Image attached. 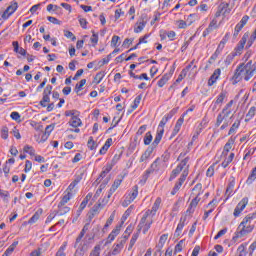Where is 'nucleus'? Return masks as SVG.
Returning <instances> with one entry per match:
<instances>
[{
  "instance_id": "f257e3e1",
  "label": "nucleus",
  "mask_w": 256,
  "mask_h": 256,
  "mask_svg": "<svg viewBox=\"0 0 256 256\" xmlns=\"http://www.w3.org/2000/svg\"><path fill=\"white\" fill-rule=\"evenodd\" d=\"M253 219H256V214H249L243 219L235 232L233 241H237L238 239H241V237H245L246 235H249V233H252L254 227L249 223H251Z\"/></svg>"
},
{
  "instance_id": "f03ea898",
  "label": "nucleus",
  "mask_w": 256,
  "mask_h": 256,
  "mask_svg": "<svg viewBox=\"0 0 256 256\" xmlns=\"http://www.w3.org/2000/svg\"><path fill=\"white\" fill-rule=\"evenodd\" d=\"M87 231H89L88 224L84 225L80 234L76 238V242L74 245V247L76 249L75 254H74L75 256H83V255H85V253H87V251H89V241H87L86 239H83V237H85V234L87 233Z\"/></svg>"
},
{
  "instance_id": "7ed1b4c3",
  "label": "nucleus",
  "mask_w": 256,
  "mask_h": 256,
  "mask_svg": "<svg viewBox=\"0 0 256 256\" xmlns=\"http://www.w3.org/2000/svg\"><path fill=\"white\" fill-rule=\"evenodd\" d=\"M242 67V79L249 81L253 75H255L256 66L253 65V61H249L246 64H240Z\"/></svg>"
},
{
  "instance_id": "20e7f679",
  "label": "nucleus",
  "mask_w": 256,
  "mask_h": 256,
  "mask_svg": "<svg viewBox=\"0 0 256 256\" xmlns=\"http://www.w3.org/2000/svg\"><path fill=\"white\" fill-rule=\"evenodd\" d=\"M233 100H231L229 103L225 105V107L222 109V111L218 114L216 119V127H220L221 123L231 115V107H233Z\"/></svg>"
},
{
  "instance_id": "39448f33",
  "label": "nucleus",
  "mask_w": 256,
  "mask_h": 256,
  "mask_svg": "<svg viewBox=\"0 0 256 256\" xmlns=\"http://www.w3.org/2000/svg\"><path fill=\"white\" fill-rule=\"evenodd\" d=\"M233 100H231L229 103L225 105V107L222 109V111L218 114L216 119V127H220L221 123L231 115V107H233Z\"/></svg>"
},
{
  "instance_id": "423d86ee",
  "label": "nucleus",
  "mask_w": 256,
  "mask_h": 256,
  "mask_svg": "<svg viewBox=\"0 0 256 256\" xmlns=\"http://www.w3.org/2000/svg\"><path fill=\"white\" fill-rule=\"evenodd\" d=\"M233 100H231L229 103L225 105V107L222 109V111L218 114L216 119V127H220L221 123L231 115V107H233Z\"/></svg>"
},
{
  "instance_id": "0eeeda50",
  "label": "nucleus",
  "mask_w": 256,
  "mask_h": 256,
  "mask_svg": "<svg viewBox=\"0 0 256 256\" xmlns=\"http://www.w3.org/2000/svg\"><path fill=\"white\" fill-rule=\"evenodd\" d=\"M149 215H151V212H145L143 217L141 218L137 228L138 233H141V230L143 229V233H147L149 229H151V225H153V220H148Z\"/></svg>"
},
{
  "instance_id": "6e6552de",
  "label": "nucleus",
  "mask_w": 256,
  "mask_h": 256,
  "mask_svg": "<svg viewBox=\"0 0 256 256\" xmlns=\"http://www.w3.org/2000/svg\"><path fill=\"white\" fill-rule=\"evenodd\" d=\"M231 0H222V2L218 6V10L215 13V17H219L223 15L225 17L226 15H229L231 13Z\"/></svg>"
},
{
  "instance_id": "1a4fd4ad",
  "label": "nucleus",
  "mask_w": 256,
  "mask_h": 256,
  "mask_svg": "<svg viewBox=\"0 0 256 256\" xmlns=\"http://www.w3.org/2000/svg\"><path fill=\"white\" fill-rule=\"evenodd\" d=\"M188 163H189V157L184 158L180 162V164L174 170H172L169 181H173V179H175L177 177V175H179L181 173V171H183V169L185 170L187 167L189 169Z\"/></svg>"
},
{
  "instance_id": "9d476101",
  "label": "nucleus",
  "mask_w": 256,
  "mask_h": 256,
  "mask_svg": "<svg viewBox=\"0 0 256 256\" xmlns=\"http://www.w3.org/2000/svg\"><path fill=\"white\" fill-rule=\"evenodd\" d=\"M137 195H139V186L135 185L132 188V192H130L122 202V207H129V205L137 199Z\"/></svg>"
},
{
  "instance_id": "9b49d317",
  "label": "nucleus",
  "mask_w": 256,
  "mask_h": 256,
  "mask_svg": "<svg viewBox=\"0 0 256 256\" xmlns=\"http://www.w3.org/2000/svg\"><path fill=\"white\" fill-rule=\"evenodd\" d=\"M189 175V166H187L186 169L183 170L178 182L175 184L173 190L171 191V195H176L177 191L181 189L183 183H185V180L187 179V176Z\"/></svg>"
},
{
  "instance_id": "f8f14e48",
  "label": "nucleus",
  "mask_w": 256,
  "mask_h": 256,
  "mask_svg": "<svg viewBox=\"0 0 256 256\" xmlns=\"http://www.w3.org/2000/svg\"><path fill=\"white\" fill-rule=\"evenodd\" d=\"M247 39H249V33H245L243 35V37L235 47L234 51L232 52L236 57L243 53V50L245 49V44L247 43Z\"/></svg>"
},
{
  "instance_id": "ddd939ff",
  "label": "nucleus",
  "mask_w": 256,
  "mask_h": 256,
  "mask_svg": "<svg viewBox=\"0 0 256 256\" xmlns=\"http://www.w3.org/2000/svg\"><path fill=\"white\" fill-rule=\"evenodd\" d=\"M249 203V198L245 197L243 198L238 205L236 206L235 210H234V217H239V215H241V212L243 211V209H245V207H247V204Z\"/></svg>"
},
{
  "instance_id": "4468645a",
  "label": "nucleus",
  "mask_w": 256,
  "mask_h": 256,
  "mask_svg": "<svg viewBox=\"0 0 256 256\" xmlns=\"http://www.w3.org/2000/svg\"><path fill=\"white\" fill-rule=\"evenodd\" d=\"M219 77H221V68H217L216 70H214L213 74L208 80V86L213 87V85L217 83V79H219Z\"/></svg>"
},
{
  "instance_id": "2eb2a0df",
  "label": "nucleus",
  "mask_w": 256,
  "mask_h": 256,
  "mask_svg": "<svg viewBox=\"0 0 256 256\" xmlns=\"http://www.w3.org/2000/svg\"><path fill=\"white\" fill-rule=\"evenodd\" d=\"M161 207V197L156 198L152 209L151 210H147L146 213L150 212V215H152L154 217V215L157 213V211H159V208Z\"/></svg>"
},
{
  "instance_id": "dca6fc26",
  "label": "nucleus",
  "mask_w": 256,
  "mask_h": 256,
  "mask_svg": "<svg viewBox=\"0 0 256 256\" xmlns=\"http://www.w3.org/2000/svg\"><path fill=\"white\" fill-rule=\"evenodd\" d=\"M227 97V92L222 91L218 96L216 101L214 102L213 111L217 109V105H223V101H225V98Z\"/></svg>"
},
{
  "instance_id": "f3484780",
  "label": "nucleus",
  "mask_w": 256,
  "mask_h": 256,
  "mask_svg": "<svg viewBox=\"0 0 256 256\" xmlns=\"http://www.w3.org/2000/svg\"><path fill=\"white\" fill-rule=\"evenodd\" d=\"M234 83H239L243 79V72H242V67L239 65L237 69L235 70V73L232 77Z\"/></svg>"
},
{
  "instance_id": "a211bd4d",
  "label": "nucleus",
  "mask_w": 256,
  "mask_h": 256,
  "mask_svg": "<svg viewBox=\"0 0 256 256\" xmlns=\"http://www.w3.org/2000/svg\"><path fill=\"white\" fill-rule=\"evenodd\" d=\"M154 151V147L153 146H149L146 151L142 154V156L140 157V163H143L145 161H147V159H149L152 155Z\"/></svg>"
},
{
  "instance_id": "6ab92c4d",
  "label": "nucleus",
  "mask_w": 256,
  "mask_h": 256,
  "mask_svg": "<svg viewBox=\"0 0 256 256\" xmlns=\"http://www.w3.org/2000/svg\"><path fill=\"white\" fill-rule=\"evenodd\" d=\"M165 133V130H157V134L155 136V139L150 147H157L159 143H161V139H163V134Z\"/></svg>"
},
{
  "instance_id": "aec40b11",
  "label": "nucleus",
  "mask_w": 256,
  "mask_h": 256,
  "mask_svg": "<svg viewBox=\"0 0 256 256\" xmlns=\"http://www.w3.org/2000/svg\"><path fill=\"white\" fill-rule=\"evenodd\" d=\"M71 211V208L65 206V204H58V211L56 212L57 215L62 217L63 215H67Z\"/></svg>"
},
{
  "instance_id": "412c9836",
  "label": "nucleus",
  "mask_w": 256,
  "mask_h": 256,
  "mask_svg": "<svg viewBox=\"0 0 256 256\" xmlns=\"http://www.w3.org/2000/svg\"><path fill=\"white\" fill-rule=\"evenodd\" d=\"M185 221H187V217H181L180 222L175 231V236L179 237L181 235V231H183V227H185Z\"/></svg>"
},
{
  "instance_id": "4be33fe9",
  "label": "nucleus",
  "mask_w": 256,
  "mask_h": 256,
  "mask_svg": "<svg viewBox=\"0 0 256 256\" xmlns=\"http://www.w3.org/2000/svg\"><path fill=\"white\" fill-rule=\"evenodd\" d=\"M121 183H123V178L116 179L114 181V183L112 184V186L109 190V197H111V195H113L115 193V191H117V189H119V186L121 185Z\"/></svg>"
},
{
  "instance_id": "5701e85b",
  "label": "nucleus",
  "mask_w": 256,
  "mask_h": 256,
  "mask_svg": "<svg viewBox=\"0 0 256 256\" xmlns=\"http://www.w3.org/2000/svg\"><path fill=\"white\" fill-rule=\"evenodd\" d=\"M69 125L77 129V127H81V125H83V122L81 121V118L73 116L69 121Z\"/></svg>"
},
{
  "instance_id": "b1692460",
  "label": "nucleus",
  "mask_w": 256,
  "mask_h": 256,
  "mask_svg": "<svg viewBox=\"0 0 256 256\" xmlns=\"http://www.w3.org/2000/svg\"><path fill=\"white\" fill-rule=\"evenodd\" d=\"M112 144H113V138H108L105 144L103 145V147L99 151L100 155H105V153L109 151V147H111Z\"/></svg>"
},
{
  "instance_id": "393cba45",
  "label": "nucleus",
  "mask_w": 256,
  "mask_h": 256,
  "mask_svg": "<svg viewBox=\"0 0 256 256\" xmlns=\"http://www.w3.org/2000/svg\"><path fill=\"white\" fill-rule=\"evenodd\" d=\"M183 121H184V118L183 116L180 117L177 122H176V125L173 129V132H172V136L175 137V135H177V133H179V131H181V127L183 126Z\"/></svg>"
},
{
  "instance_id": "a878e982",
  "label": "nucleus",
  "mask_w": 256,
  "mask_h": 256,
  "mask_svg": "<svg viewBox=\"0 0 256 256\" xmlns=\"http://www.w3.org/2000/svg\"><path fill=\"white\" fill-rule=\"evenodd\" d=\"M157 163H159V159H156L152 164H151V169L152 170H147L143 176L144 181H147V179H149V175H151V173H153V171H155V169H157Z\"/></svg>"
},
{
  "instance_id": "bb28decb",
  "label": "nucleus",
  "mask_w": 256,
  "mask_h": 256,
  "mask_svg": "<svg viewBox=\"0 0 256 256\" xmlns=\"http://www.w3.org/2000/svg\"><path fill=\"white\" fill-rule=\"evenodd\" d=\"M235 143V139L230 138L228 142L225 144L222 155H228L229 151H231V148L233 147V144Z\"/></svg>"
},
{
  "instance_id": "cd10ccee",
  "label": "nucleus",
  "mask_w": 256,
  "mask_h": 256,
  "mask_svg": "<svg viewBox=\"0 0 256 256\" xmlns=\"http://www.w3.org/2000/svg\"><path fill=\"white\" fill-rule=\"evenodd\" d=\"M169 119H171V116L165 115V116L162 118V120L160 121L157 130H158V131H165V125H167V122L169 121Z\"/></svg>"
},
{
  "instance_id": "c85d7f7f",
  "label": "nucleus",
  "mask_w": 256,
  "mask_h": 256,
  "mask_svg": "<svg viewBox=\"0 0 256 256\" xmlns=\"http://www.w3.org/2000/svg\"><path fill=\"white\" fill-rule=\"evenodd\" d=\"M240 125H241V121L240 120H236L232 124V126H231V128H230V130L228 132V135H233L234 133H237V129H239Z\"/></svg>"
},
{
  "instance_id": "c756f323",
  "label": "nucleus",
  "mask_w": 256,
  "mask_h": 256,
  "mask_svg": "<svg viewBox=\"0 0 256 256\" xmlns=\"http://www.w3.org/2000/svg\"><path fill=\"white\" fill-rule=\"evenodd\" d=\"M171 79V74H164L161 79L158 81V87H163L167 84V81Z\"/></svg>"
},
{
  "instance_id": "7c9ffc66",
  "label": "nucleus",
  "mask_w": 256,
  "mask_h": 256,
  "mask_svg": "<svg viewBox=\"0 0 256 256\" xmlns=\"http://www.w3.org/2000/svg\"><path fill=\"white\" fill-rule=\"evenodd\" d=\"M202 189H203V185L201 183L196 184L192 189V195L199 197V195H201L202 193Z\"/></svg>"
},
{
  "instance_id": "2f4dec72",
  "label": "nucleus",
  "mask_w": 256,
  "mask_h": 256,
  "mask_svg": "<svg viewBox=\"0 0 256 256\" xmlns=\"http://www.w3.org/2000/svg\"><path fill=\"white\" fill-rule=\"evenodd\" d=\"M234 188H235V177H231L229 179V184L227 186L226 193H228V195H231V193H233Z\"/></svg>"
},
{
  "instance_id": "473e14b6",
  "label": "nucleus",
  "mask_w": 256,
  "mask_h": 256,
  "mask_svg": "<svg viewBox=\"0 0 256 256\" xmlns=\"http://www.w3.org/2000/svg\"><path fill=\"white\" fill-rule=\"evenodd\" d=\"M227 41H229V33L225 34V36L220 41L217 49H219V51H223V49H225V44L227 43Z\"/></svg>"
},
{
  "instance_id": "72a5a7b5",
  "label": "nucleus",
  "mask_w": 256,
  "mask_h": 256,
  "mask_svg": "<svg viewBox=\"0 0 256 256\" xmlns=\"http://www.w3.org/2000/svg\"><path fill=\"white\" fill-rule=\"evenodd\" d=\"M131 211H133V206H130L125 213L123 214L122 218H121V222L120 225H125V221H127L129 215H131Z\"/></svg>"
},
{
  "instance_id": "f704fd0d",
  "label": "nucleus",
  "mask_w": 256,
  "mask_h": 256,
  "mask_svg": "<svg viewBox=\"0 0 256 256\" xmlns=\"http://www.w3.org/2000/svg\"><path fill=\"white\" fill-rule=\"evenodd\" d=\"M146 22L141 20L140 22L136 23V26L134 27V33H141L143 29H145Z\"/></svg>"
},
{
  "instance_id": "c9c22d12",
  "label": "nucleus",
  "mask_w": 256,
  "mask_h": 256,
  "mask_svg": "<svg viewBox=\"0 0 256 256\" xmlns=\"http://www.w3.org/2000/svg\"><path fill=\"white\" fill-rule=\"evenodd\" d=\"M65 195L63 196L62 200L59 202V205H65L71 201V197H73V193L64 192Z\"/></svg>"
},
{
  "instance_id": "e433bc0d",
  "label": "nucleus",
  "mask_w": 256,
  "mask_h": 256,
  "mask_svg": "<svg viewBox=\"0 0 256 256\" xmlns=\"http://www.w3.org/2000/svg\"><path fill=\"white\" fill-rule=\"evenodd\" d=\"M87 147L90 151H95V149H97V142L93 140V136L89 137Z\"/></svg>"
},
{
  "instance_id": "4c0bfd02",
  "label": "nucleus",
  "mask_w": 256,
  "mask_h": 256,
  "mask_svg": "<svg viewBox=\"0 0 256 256\" xmlns=\"http://www.w3.org/2000/svg\"><path fill=\"white\" fill-rule=\"evenodd\" d=\"M239 255L238 256H247V243L241 244L237 249Z\"/></svg>"
},
{
  "instance_id": "58836bf2",
  "label": "nucleus",
  "mask_w": 256,
  "mask_h": 256,
  "mask_svg": "<svg viewBox=\"0 0 256 256\" xmlns=\"http://www.w3.org/2000/svg\"><path fill=\"white\" fill-rule=\"evenodd\" d=\"M87 83V79H82L79 84H76L75 86V92L79 95V91H83V87H85V84Z\"/></svg>"
},
{
  "instance_id": "ea45409f",
  "label": "nucleus",
  "mask_w": 256,
  "mask_h": 256,
  "mask_svg": "<svg viewBox=\"0 0 256 256\" xmlns=\"http://www.w3.org/2000/svg\"><path fill=\"white\" fill-rule=\"evenodd\" d=\"M19 5L17 2L12 3L10 6L6 8V10L9 12V15H13L18 9Z\"/></svg>"
},
{
  "instance_id": "a19ab883",
  "label": "nucleus",
  "mask_w": 256,
  "mask_h": 256,
  "mask_svg": "<svg viewBox=\"0 0 256 256\" xmlns=\"http://www.w3.org/2000/svg\"><path fill=\"white\" fill-rule=\"evenodd\" d=\"M219 55H221V50L216 49V51L210 57L208 63H210V65H213V62L217 61V57H219Z\"/></svg>"
},
{
  "instance_id": "79ce46f5",
  "label": "nucleus",
  "mask_w": 256,
  "mask_h": 256,
  "mask_svg": "<svg viewBox=\"0 0 256 256\" xmlns=\"http://www.w3.org/2000/svg\"><path fill=\"white\" fill-rule=\"evenodd\" d=\"M130 77H133V79H145L146 81H149V77L146 73L141 74L140 76L135 75L133 71H130Z\"/></svg>"
},
{
  "instance_id": "37998d69",
  "label": "nucleus",
  "mask_w": 256,
  "mask_h": 256,
  "mask_svg": "<svg viewBox=\"0 0 256 256\" xmlns=\"http://www.w3.org/2000/svg\"><path fill=\"white\" fill-rule=\"evenodd\" d=\"M39 217H41V213L35 212V214L29 219L28 223L33 225V223H37L39 221Z\"/></svg>"
},
{
  "instance_id": "c03bdc74",
  "label": "nucleus",
  "mask_w": 256,
  "mask_h": 256,
  "mask_svg": "<svg viewBox=\"0 0 256 256\" xmlns=\"http://www.w3.org/2000/svg\"><path fill=\"white\" fill-rule=\"evenodd\" d=\"M152 141H153V135H151V132H147L144 137V145H151Z\"/></svg>"
},
{
  "instance_id": "a18cd8bd",
  "label": "nucleus",
  "mask_w": 256,
  "mask_h": 256,
  "mask_svg": "<svg viewBox=\"0 0 256 256\" xmlns=\"http://www.w3.org/2000/svg\"><path fill=\"white\" fill-rule=\"evenodd\" d=\"M50 101H51V98L49 97V95L43 94V98L40 101L41 107H47V103H49Z\"/></svg>"
},
{
  "instance_id": "49530a36",
  "label": "nucleus",
  "mask_w": 256,
  "mask_h": 256,
  "mask_svg": "<svg viewBox=\"0 0 256 256\" xmlns=\"http://www.w3.org/2000/svg\"><path fill=\"white\" fill-rule=\"evenodd\" d=\"M103 77H105V72H98L96 74V76L94 77V81L97 83V85H99V83H101V81H103Z\"/></svg>"
},
{
  "instance_id": "de8ad7c7",
  "label": "nucleus",
  "mask_w": 256,
  "mask_h": 256,
  "mask_svg": "<svg viewBox=\"0 0 256 256\" xmlns=\"http://www.w3.org/2000/svg\"><path fill=\"white\" fill-rule=\"evenodd\" d=\"M1 137L2 139H9V128L7 126L2 127L1 129Z\"/></svg>"
},
{
  "instance_id": "09e8293b",
  "label": "nucleus",
  "mask_w": 256,
  "mask_h": 256,
  "mask_svg": "<svg viewBox=\"0 0 256 256\" xmlns=\"http://www.w3.org/2000/svg\"><path fill=\"white\" fill-rule=\"evenodd\" d=\"M101 255V246L100 245H96L94 247V249L91 251L89 256H99Z\"/></svg>"
},
{
  "instance_id": "8fccbe9b",
  "label": "nucleus",
  "mask_w": 256,
  "mask_h": 256,
  "mask_svg": "<svg viewBox=\"0 0 256 256\" xmlns=\"http://www.w3.org/2000/svg\"><path fill=\"white\" fill-rule=\"evenodd\" d=\"M235 57H236V56H235L233 53L229 54V55L226 57V59H225V61H224L226 67H229V65H230L231 63H233V60L235 59Z\"/></svg>"
},
{
  "instance_id": "3c124183",
  "label": "nucleus",
  "mask_w": 256,
  "mask_h": 256,
  "mask_svg": "<svg viewBox=\"0 0 256 256\" xmlns=\"http://www.w3.org/2000/svg\"><path fill=\"white\" fill-rule=\"evenodd\" d=\"M0 197L3 198L4 203H9V192L0 190Z\"/></svg>"
},
{
  "instance_id": "603ef678",
  "label": "nucleus",
  "mask_w": 256,
  "mask_h": 256,
  "mask_svg": "<svg viewBox=\"0 0 256 256\" xmlns=\"http://www.w3.org/2000/svg\"><path fill=\"white\" fill-rule=\"evenodd\" d=\"M121 249H123L122 244L117 243L112 250V255H119Z\"/></svg>"
},
{
  "instance_id": "864d4df0",
  "label": "nucleus",
  "mask_w": 256,
  "mask_h": 256,
  "mask_svg": "<svg viewBox=\"0 0 256 256\" xmlns=\"http://www.w3.org/2000/svg\"><path fill=\"white\" fill-rule=\"evenodd\" d=\"M255 113H256V108L255 106H253L249 109L248 113L246 114L247 119H253V117H255Z\"/></svg>"
},
{
  "instance_id": "5fc2aeb1",
  "label": "nucleus",
  "mask_w": 256,
  "mask_h": 256,
  "mask_svg": "<svg viewBox=\"0 0 256 256\" xmlns=\"http://www.w3.org/2000/svg\"><path fill=\"white\" fill-rule=\"evenodd\" d=\"M147 39H149V34H145L144 37H141L139 39V42L136 44V46L134 47V49H137V47H139V45L143 44V43H147Z\"/></svg>"
},
{
  "instance_id": "6e6d98bb",
  "label": "nucleus",
  "mask_w": 256,
  "mask_h": 256,
  "mask_svg": "<svg viewBox=\"0 0 256 256\" xmlns=\"http://www.w3.org/2000/svg\"><path fill=\"white\" fill-rule=\"evenodd\" d=\"M213 175H215V164L211 165L206 171L207 177H213Z\"/></svg>"
},
{
  "instance_id": "4d7b16f0",
  "label": "nucleus",
  "mask_w": 256,
  "mask_h": 256,
  "mask_svg": "<svg viewBox=\"0 0 256 256\" xmlns=\"http://www.w3.org/2000/svg\"><path fill=\"white\" fill-rule=\"evenodd\" d=\"M121 227H123V225L118 224L114 230H112V232L110 234H112L114 237H117V235H119V233H121Z\"/></svg>"
},
{
  "instance_id": "13d9d810",
  "label": "nucleus",
  "mask_w": 256,
  "mask_h": 256,
  "mask_svg": "<svg viewBox=\"0 0 256 256\" xmlns=\"http://www.w3.org/2000/svg\"><path fill=\"white\" fill-rule=\"evenodd\" d=\"M141 95H138L135 100H134V104L132 105V109L135 110L139 107V103H141Z\"/></svg>"
},
{
  "instance_id": "bf43d9fd",
  "label": "nucleus",
  "mask_w": 256,
  "mask_h": 256,
  "mask_svg": "<svg viewBox=\"0 0 256 256\" xmlns=\"http://www.w3.org/2000/svg\"><path fill=\"white\" fill-rule=\"evenodd\" d=\"M64 35H65V37H67V39H72V41H75V39H77V37H75L73 32H71L69 30H65Z\"/></svg>"
},
{
  "instance_id": "052dcab7",
  "label": "nucleus",
  "mask_w": 256,
  "mask_h": 256,
  "mask_svg": "<svg viewBox=\"0 0 256 256\" xmlns=\"http://www.w3.org/2000/svg\"><path fill=\"white\" fill-rule=\"evenodd\" d=\"M47 20L50 22V23H53L54 25H60L61 24V21H59V19L53 17V16H48L47 17Z\"/></svg>"
},
{
  "instance_id": "680f3d73",
  "label": "nucleus",
  "mask_w": 256,
  "mask_h": 256,
  "mask_svg": "<svg viewBox=\"0 0 256 256\" xmlns=\"http://www.w3.org/2000/svg\"><path fill=\"white\" fill-rule=\"evenodd\" d=\"M199 201H201V198H199V196H195V198L191 201L190 206L196 208L197 205H199Z\"/></svg>"
},
{
  "instance_id": "e2e57ef3",
  "label": "nucleus",
  "mask_w": 256,
  "mask_h": 256,
  "mask_svg": "<svg viewBox=\"0 0 256 256\" xmlns=\"http://www.w3.org/2000/svg\"><path fill=\"white\" fill-rule=\"evenodd\" d=\"M178 29H187V21L179 20L178 22Z\"/></svg>"
},
{
  "instance_id": "0e129e2a",
  "label": "nucleus",
  "mask_w": 256,
  "mask_h": 256,
  "mask_svg": "<svg viewBox=\"0 0 256 256\" xmlns=\"http://www.w3.org/2000/svg\"><path fill=\"white\" fill-rule=\"evenodd\" d=\"M53 129H55V124H50L45 128V132L47 135H51L53 132Z\"/></svg>"
},
{
  "instance_id": "69168bd1",
  "label": "nucleus",
  "mask_w": 256,
  "mask_h": 256,
  "mask_svg": "<svg viewBox=\"0 0 256 256\" xmlns=\"http://www.w3.org/2000/svg\"><path fill=\"white\" fill-rule=\"evenodd\" d=\"M32 167H33V163H31V161L29 160H26L25 169H24L25 173H29Z\"/></svg>"
},
{
  "instance_id": "338daca9",
  "label": "nucleus",
  "mask_w": 256,
  "mask_h": 256,
  "mask_svg": "<svg viewBox=\"0 0 256 256\" xmlns=\"http://www.w3.org/2000/svg\"><path fill=\"white\" fill-rule=\"evenodd\" d=\"M195 21V14H190L188 18L186 19L187 25H193Z\"/></svg>"
},
{
  "instance_id": "774afa93",
  "label": "nucleus",
  "mask_w": 256,
  "mask_h": 256,
  "mask_svg": "<svg viewBox=\"0 0 256 256\" xmlns=\"http://www.w3.org/2000/svg\"><path fill=\"white\" fill-rule=\"evenodd\" d=\"M75 187H77V184L73 181L66 189V193H72L73 195V189H75Z\"/></svg>"
}]
</instances>
